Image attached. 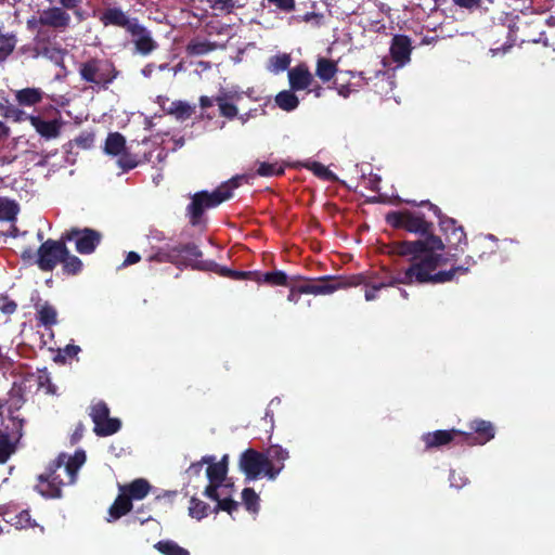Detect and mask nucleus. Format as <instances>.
I'll use <instances>...</instances> for the list:
<instances>
[{"mask_svg": "<svg viewBox=\"0 0 555 555\" xmlns=\"http://www.w3.org/2000/svg\"><path fill=\"white\" fill-rule=\"evenodd\" d=\"M386 222L395 229H403L420 235L418 240L393 242L390 253L406 257L410 266L398 273V282L411 284H444L452 282L457 274H466L469 266L475 263L472 256H467L465 264L452 266L450 269H440L449 261L455 260L457 253L446 257L441 254L446 245L441 237L434 233L431 221L417 211L401 210L389 211Z\"/></svg>", "mask_w": 555, "mask_h": 555, "instance_id": "1", "label": "nucleus"}, {"mask_svg": "<svg viewBox=\"0 0 555 555\" xmlns=\"http://www.w3.org/2000/svg\"><path fill=\"white\" fill-rule=\"evenodd\" d=\"M240 185V178H232L228 182L218 186L211 193L207 191H199L195 193L191 203L186 207V216L192 227H205L206 218L204 217L205 210L215 208L221 203L230 199L233 195V190Z\"/></svg>", "mask_w": 555, "mask_h": 555, "instance_id": "2", "label": "nucleus"}, {"mask_svg": "<svg viewBox=\"0 0 555 555\" xmlns=\"http://www.w3.org/2000/svg\"><path fill=\"white\" fill-rule=\"evenodd\" d=\"M202 255L199 247L193 242L166 244L158 247L146 260L158 263L168 262L181 269L192 266Z\"/></svg>", "mask_w": 555, "mask_h": 555, "instance_id": "3", "label": "nucleus"}, {"mask_svg": "<svg viewBox=\"0 0 555 555\" xmlns=\"http://www.w3.org/2000/svg\"><path fill=\"white\" fill-rule=\"evenodd\" d=\"M544 22L542 18H531L530 21H517L514 23L508 30L507 41L502 48L492 49L491 51L495 54L502 50L506 52L514 44L519 43H539L542 42L545 47L551 46L546 38H544Z\"/></svg>", "mask_w": 555, "mask_h": 555, "instance_id": "4", "label": "nucleus"}, {"mask_svg": "<svg viewBox=\"0 0 555 555\" xmlns=\"http://www.w3.org/2000/svg\"><path fill=\"white\" fill-rule=\"evenodd\" d=\"M78 73L82 81L103 90L108 89V86L118 76V70L113 62L98 57H91L80 63Z\"/></svg>", "mask_w": 555, "mask_h": 555, "instance_id": "5", "label": "nucleus"}, {"mask_svg": "<svg viewBox=\"0 0 555 555\" xmlns=\"http://www.w3.org/2000/svg\"><path fill=\"white\" fill-rule=\"evenodd\" d=\"M404 202L413 206L428 207V209L431 210L434 215L439 219V227L446 236L448 246L451 249H455L456 251H464L463 246L467 245V236L464 228L460 225L455 219L443 215L441 209L429 201H422L416 203L415 201L405 199Z\"/></svg>", "mask_w": 555, "mask_h": 555, "instance_id": "6", "label": "nucleus"}, {"mask_svg": "<svg viewBox=\"0 0 555 555\" xmlns=\"http://www.w3.org/2000/svg\"><path fill=\"white\" fill-rule=\"evenodd\" d=\"M66 460V453H60L46 467L44 473L37 477L35 490L47 500H59L63 498V487L68 485L61 478L60 469Z\"/></svg>", "mask_w": 555, "mask_h": 555, "instance_id": "7", "label": "nucleus"}, {"mask_svg": "<svg viewBox=\"0 0 555 555\" xmlns=\"http://www.w3.org/2000/svg\"><path fill=\"white\" fill-rule=\"evenodd\" d=\"M240 468L249 480L258 479L261 474L273 480L282 472V467H275L264 452L255 449L245 450L240 456Z\"/></svg>", "mask_w": 555, "mask_h": 555, "instance_id": "8", "label": "nucleus"}, {"mask_svg": "<svg viewBox=\"0 0 555 555\" xmlns=\"http://www.w3.org/2000/svg\"><path fill=\"white\" fill-rule=\"evenodd\" d=\"M33 52L35 56H42L57 66L64 65L66 50L56 41V34L47 28H39L35 38Z\"/></svg>", "mask_w": 555, "mask_h": 555, "instance_id": "9", "label": "nucleus"}, {"mask_svg": "<svg viewBox=\"0 0 555 555\" xmlns=\"http://www.w3.org/2000/svg\"><path fill=\"white\" fill-rule=\"evenodd\" d=\"M64 256H67V246L62 234L60 240L48 238L39 246L35 263L41 271L49 272L61 263Z\"/></svg>", "mask_w": 555, "mask_h": 555, "instance_id": "10", "label": "nucleus"}, {"mask_svg": "<svg viewBox=\"0 0 555 555\" xmlns=\"http://www.w3.org/2000/svg\"><path fill=\"white\" fill-rule=\"evenodd\" d=\"M89 415L94 423L93 431L99 437L112 436L121 427L120 420L109 417V408L104 401L92 404Z\"/></svg>", "mask_w": 555, "mask_h": 555, "instance_id": "11", "label": "nucleus"}, {"mask_svg": "<svg viewBox=\"0 0 555 555\" xmlns=\"http://www.w3.org/2000/svg\"><path fill=\"white\" fill-rule=\"evenodd\" d=\"M233 489L232 483H219V482H210L204 490V495L212 501H216L217 504L212 508L215 514L220 511L227 512L229 515H232L240 507V503L231 499V490Z\"/></svg>", "mask_w": 555, "mask_h": 555, "instance_id": "12", "label": "nucleus"}, {"mask_svg": "<svg viewBox=\"0 0 555 555\" xmlns=\"http://www.w3.org/2000/svg\"><path fill=\"white\" fill-rule=\"evenodd\" d=\"M67 242H75L76 250L81 255L92 254L102 241V234L90 228H72L63 233Z\"/></svg>", "mask_w": 555, "mask_h": 555, "instance_id": "13", "label": "nucleus"}, {"mask_svg": "<svg viewBox=\"0 0 555 555\" xmlns=\"http://www.w3.org/2000/svg\"><path fill=\"white\" fill-rule=\"evenodd\" d=\"M468 428V431L461 430V439L457 443L469 447L483 446L495 436L493 424L486 420L475 418L469 423Z\"/></svg>", "mask_w": 555, "mask_h": 555, "instance_id": "14", "label": "nucleus"}, {"mask_svg": "<svg viewBox=\"0 0 555 555\" xmlns=\"http://www.w3.org/2000/svg\"><path fill=\"white\" fill-rule=\"evenodd\" d=\"M27 120L46 141L57 139L64 126L61 112L54 107H51L50 119H46L42 115H29Z\"/></svg>", "mask_w": 555, "mask_h": 555, "instance_id": "15", "label": "nucleus"}, {"mask_svg": "<svg viewBox=\"0 0 555 555\" xmlns=\"http://www.w3.org/2000/svg\"><path fill=\"white\" fill-rule=\"evenodd\" d=\"M320 295H328L338 289L358 286L365 283V278L362 274H353L349 276H333L324 275L318 279Z\"/></svg>", "mask_w": 555, "mask_h": 555, "instance_id": "16", "label": "nucleus"}, {"mask_svg": "<svg viewBox=\"0 0 555 555\" xmlns=\"http://www.w3.org/2000/svg\"><path fill=\"white\" fill-rule=\"evenodd\" d=\"M103 26H117L125 28L128 33L142 30V25L137 18H129L120 8L105 9L99 17Z\"/></svg>", "mask_w": 555, "mask_h": 555, "instance_id": "17", "label": "nucleus"}, {"mask_svg": "<svg viewBox=\"0 0 555 555\" xmlns=\"http://www.w3.org/2000/svg\"><path fill=\"white\" fill-rule=\"evenodd\" d=\"M421 439L425 444L426 451L439 449L454 441L457 442L461 439V430L454 428L449 430L439 429L423 434Z\"/></svg>", "mask_w": 555, "mask_h": 555, "instance_id": "18", "label": "nucleus"}, {"mask_svg": "<svg viewBox=\"0 0 555 555\" xmlns=\"http://www.w3.org/2000/svg\"><path fill=\"white\" fill-rule=\"evenodd\" d=\"M38 22L41 26L64 30L69 26L70 16L63 9L53 7L42 11Z\"/></svg>", "mask_w": 555, "mask_h": 555, "instance_id": "19", "label": "nucleus"}, {"mask_svg": "<svg viewBox=\"0 0 555 555\" xmlns=\"http://www.w3.org/2000/svg\"><path fill=\"white\" fill-rule=\"evenodd\" d=\"M411 39L405 35H395L391 40L390 55L393 62L403 65L410 61Z\"/></svg>", "mask_w": 555, "mask_h": 555, "instance_id": "20", "label": "nucleus"}, {"mask_svg": "<svg viewBox=\"0 0 555 555\" xmlns=\"http://www.w3.org/2000/svg\"><path fill=\"white\" fill-rule=\"evenodd\" d=\"M288 81L293 91H300L311 85L313 77L306 64H299L288 70Z\"/></svg>", "mask_w": 555, "mask_h": 555, "instance_id": "21", "label": "nucleus"}, {"mask_svg": "<svg viewBox=\"0 0 555 555\" xmlns=\"http://www.w3.org/2000/svg\"><path fill=\"white\" fill-rule=\"evenodd\" d=\"M228 456L224 455L223 459L215 463V456H204L203 462L208 464L206 469L207 478L210 482H219L224 483L228 473Z\"/></svg>", "mask_w": 555, "mask_h": 555, "instance_id": "22", "label": "nucleus"}, {"mask_svg": "<svg viewBox=\"0 0 555 555\" xmlns=\"http://www.w3.org/2000/svg\"><path fill=\"white\" fill-rule=\"evenodd\" d=\"M152 486L146 479L138 478L130 483L119 487L120 492H124L129 500L139 501L143 500L151 491Z\"/></svg>", "mask_w": 555, "mask_h": 555, "instance_id": "23", "label": "nucleus"}, {"mask_svg": "<svg viewBox=\"0 0 555 555\" xmlns=\"http://www.w3.org/2000/svg\"><path fill=\"white\" fill-rule=\"evenodd\" d=\"M85 462L86 452L83 450H77L72 456L66 454V460L62 469L67 475V483L73 485L76 481L77 473Z\"/></svg>", "mask_w": 555, "mask_h": 555, "instance_id": "24", "label": "nucleus"}, {"mask_svg": "<svg viewBox=\"0 0 555 555\" xmlns=\"http://www.w3.org/2000/svg\"><path fill=\"white\" fill-rule=\"evenodd\" d=\"M133 508V504L129 500V498L124 493L120 492L111 507L108 508V518L107 521H114L122 516L127 515L131 509Z\"/></svg>", "mask_w": 555, "mask_h": 555, "instance_id": "25", "label": "nucleus"}, {"mask_svg": "<svg viewBox=\"0 0 555 555\" xmlns=\"http://www.w3.org/2000/svg\"><path fill=\"white\" fill-rule=\"evenodd\" d=\"M8 395L9 399L4 401V406L8 405V413L12 415L25 404V390L22 385L14 383Z\"/></svg>", "mask_w": 555, "mask_h": 555, "instance_id": "26", "label": "nucleus"}, {"mask_svg": "<svg viewBox=\"0 0 555 555\" xmlns=\"http://www.w3.org/2000/svg\"><path fill=\"white\" fill-rule=\"evenodd\" d=\"M131 36L135 37L134 44L135 49L143 55L150 54L157 47L156 42L151 37L147 29L142 25V30H138L137 33H129Z\"/></svg>", "mask_w": 555, "mask_h": 555, "instance_id": "27", "label": "nucleus"}, {"mask_svg": "<svg viewBox=\"0 0 555 555\" xmlns=\"http://www.w3.org/2000/svg\"><path fill=\"white\" fill-rule=\"evenodd\" d=\"M43 91L39 88H24L15 92V100L21 106H34L41 102Z\"/></svg>", "mask_w": 555, "mask_h": 555, "instance_id": "28", "label": "nucleus"}, {"mask_svg": "<svg viewBox=\"0 0 555 555\" xmlns=\"http://www.w3.org/2000/svg\"><path fill=\"white\" fill-rule=\"evenodd\" d=\"M20 212V205L15 199L0 197V221L15 222Z\"/></svg>", "mask_w": 555, "mask_h": 555, "instance_id": "29", "label": "nucleus"}, {"mask_svg": "<svg viewBox=\"0 0 555 555\" xmlns=\"http://www.w3.org/2000/svg\"><path fill=\"white\" fill-rule=\"evenodd\" d=\"M125 150V137L119 132H109L104 143V152L111 156H118Z\"/></svg>", "mask_w": 555, "mask_h": 555, "instance_id": "30", "label": "nucleus"}, {"mask_svg": "<svg viewBox=\"0 0 555 555\" xmlns=\"http://www.w3.org/2000/svg\"><path fill=\"white\" fill-rule=\"evenodd\" d=\"M232 98L233 95L230 93H223L215 98V101L219 107L220 116L228 118L230 120L234 119L238 115V109L236 105L229 102V100H231Z\"/></svg>", "mask_w": 555, "mask_h": 555, "instance_id": "31", "label": "nucleus"}, {"mask_svg": "<svg viewBox=\"0 0 555 555\" xmlns=\"http://www.w3.org/2000/svg\"><path fill=\"white\" fill-rule=\"evenodd\" d=\"M337 64L330 59L320 57L317 62L315 75L323 81H330L337 73Z\"/></svg>", "mask_w": 555, "mask_h": 555, "instance_id": "32", "label": "nucleus"}, {"mask_svg": "<svg viewBox=\"0 0 555 555\" xmlns=\"http://www.w3.org/2000/svg\"><path fill=\"white\" fill-rule=\"evenodd\" d=\"M0 115L16 122L27 120L29 117V114H26L23 109L9 103L8 100L0 102Z\"/></svg>", "mask_w": 555, "mask_h": 555, "instance_id": "33", "label": "nucleus"}, {"mask_svg": "<svg viewBox=\"0 0 555 555\" xmlns=\"http://www.w3.org/2000/svg\"><path fill=\"white\" fill-rule=\"evenodd\" d=\"M214 513L212 508L204 501L192 496L189 505V515L196 520H202L209 514Z\"/></svg>", "mask_w": 555, "mask_h": 555, "instance_id": "34", "label": "nucleus"}, {"mask_svg": "<svg viewBox=\"0 0 555 555\" xmlns=\"http://www.w3.org/2000/svg\"><path fill=\"white\" fill-rule=\"evenodd\" d=\"M217 49L216 42L208 40L193 39L186 46V53L189 55H204Z\"/></svg>", "mask_w": 555, "mask_h": 555, "instance_id": "35", "label": "nucleus"}, {"mask_svg": "<svg viewBox=\"0 0 555 555\" xmlns=\"http://www.w3.org/2000/svg\"><path fill=\"white\" fill-rule=\"evenodd\" d=\"M278 106L286 112L294 111L299 105V100L293 90H284L275 96Z\"/></svg>", "mask_w": 555, "mask_h": 555, "instance_id": "36", "label": "nucleus"}, {"mask_svg": "<svg viewBox=\"0 0 555 555\" xmlns=\"http://www.w3.org/2000/svg\"><path fill=\"white\" fill-rule=\"evenodd\" d=\"M16 450V441H13L7 431L0 430V464H4Z\"/></svg>", "mask_w": 555, "mask_h": 555, "instance_id": "37", "label": "nucleus"}, {"mask_svg": "<svg viewBox=\"0 0 555 555\" xmlns=\"http://www.w3.org/2000/svg\"><path fill=\"white\" fill-rule=\"evenodd\" d=\"M154 547L163 555H190V552L172 540H160Z\"/></svg>", "mask_w": 555, "mask_h": 555, "instance_id": "38", "label": "nucleus"}, {"mask_svg": "<svg viewBox=\"0 0 555 555\" xmlns=\"http://www.w3.org/2000/svg\"><path fill=\"white\" fill-rule=\"evenodd\" d=\"M56 318H57V313H56L55 308L48 302L41 305L37 310L38 321L47 327L56 324V322H57Z\"/></svg>", "mask_w": 555, "mask_h": 555, "instance_id": "39", "label": "nucleus"}, {"mask_svg": "<svg viewBox=\"0 0 555 555\" xmlns=\"http://www.w3.org/2000/svg\"><path fill=\"white\" fill-rule=\"evenodd\" d=\"M264 454L272 464H275V467H282V469L284 468V462L289 457L288 451L279 444H271Z\"/></svg>", "mask_w": 555, "mask_h": 555, "instance_id": "40", "label": "nucleus"}, {"mask_svg": "<svg viewBox=\"0 0 555 555\" xmlns=\"http://www.w3.org/2000/svg\"><path fill=\"white\" fill-rule=\"evenodd\" d=\"M62 271L66 275H76L82 270V261L75 255H70L67 249V256L62 258Z\"/></svg>", "mask_w": 555, "mask_h": 555, "instance_id": "41", "label": "nucleus"}, {"mask_svg": "<svg viewBox=\"0 0 555 555\" xmlns=\"http://www.w3.org/2000/svg\"><path fill=\"white\" fill-rule=\"evenodd\" d=\"M10 521L16 529H29L39 526L37 521L31 518L28 509L20 512Z\"/></svg>", "mask_w": 555, "mask_h": 555, "instance_id": "42", "label": "nucleus"}, {"mask_svg": "<svg viewBox=\"0 0 555 555\" xmlns=\"http://www.w3.org/2000/svg\"><path fill=\"white\" fill-rule=\"evenodd\" d=\"M168 112L179 119H188L194 113V107L183 101H173Z\"/></svg>", "mask_w": 555, "mask_h": 555, "instance_id": "43", "label": "nucleus"}, {"mask_svg": "<svg viewBox=\"0 0 555 555\" xmlns=\"http://www.w3.org/2000/svg\"><path fill=\"white\" fill-rule=\"evenodd\" d=\"M16 37L13 34L0 35V62H3L14 51Z\"/></svg>", "mask_w": 555, "mask_h": 555, "instance_id": "44", "label": "nucleus"}, {"mask_svg": "<svg viewBox=\"0 0 555 555\" xmlns=\"http://www.w3.org/2000/svg\"><path fill=\"white\" fill-rule=\"evenodd\" d=\"M309 170L313 172L314 176L321 178L325 181H336V175L330 170L326 166L319 162H312L306 166Z\"/></svg>", "mask_w": 555, "mask_h": 555, "instance_id": "45", "label": "nucleus"}, {"mask_svg": "<svg viewBox=\"0 0 555 555\" xmlns=\"http://www.w3.org/2000/svg\"><path fill=\"white\" fill-rule=\"evenodd\" d=\"M242 500L248 512L257 513L259 509V496L251 488H244L242 491Z\"/></svg>", "mask_w": 555, "mask_h": 555, "instance_id": "46", "label": "nucleus"}, {"mask_svg": "<svg viewBox=\"0 0 555 555\" xmlns=\"http://www.w3.org/2000/svg\"><path fill=\"white\" fill-rule=\"evenodd\" d=\"M206 2L209 9L222 14H231L238 7L236 0H206Z\"/></svg>", "mask_w": 555, "mask_h": 555, "instance_id": "47", "label": "nucleus"}, {"mask_svg": "<svg viewBox=\"0 0 555 555\" xmlns=\"http://www.w3.org/2000/svg\"><path fill=\"white\" fill-rule=\"evenodd\" d=\"M291 61L289 54L286 53L273 55L269 60V69L273 73L284 72L289 66Z\"/></svg>", "mask_w": 555, "mask_h": 555, "instance_id": "48", "label": "nucleus"}, {"mask_svg": "<svg viewBox=\"0 0 555 555\" xmlns=\"http://www.w3.org/2000/svg\"><path fill=\"white\" fill-rule=\"evenodd\" d=\"M262 281L270 285H276V286H287L288 285L287 274L280 270L263 273Z\"/></svg>", "mask_w": 555, "mask_h": 555, "instance_id": "49", "label": "nucleus"}, {"mask_svg": "<svg viewBox=\"0 0 555 555\" xmlns=\"http://www.w3.org/2000/svg\"><path fill=\"white\" fill-rule=\"evenodd\" d=\"M257 173L261 177H273L284 175V168L278 163L262 162L257 168Z\"/></svg>", "mask_w": 555, "mask_h": 555, "instance_id": "50", "label": "nucleus"}, {"mask_svg": "<svg viewBox=\"0 0 555 555\" xmlns=\"http://www.w3.org/2000/svg\"><path fill=\"white\" fill-rule=\"evenodd\" d=\"M397 279H398V274L396 276L391 278V280L387 283L382 282V283L374 284L371 287L366 288L365 294H364L365 299L367 301L374 300L377 297L376 293L384 287L393 286L396 284H404L403 282H398Z\"/></svg>", "mask_w": 555, "mask_h": 555, "instance_id": "51", "label": "nucleus"}, {"mask_svg": "<svg viewBox=\"0 0 555 555\" xmlns=\"http://www.w3.org/2000/svg\"><path fill=\"white\" fill-rule=\"evenodd\" d=\"M118 156V165L122 170L128 171L137 167L138 160L130 153H127L126 150Z\"/></svg>", "mask_w": 555, "mask_h": 555, "instance_id": "52", "label": "nucleus"}, {"mask_svg": "<svg viewBox=\"0 0 555 555\" xmlns=\"http://www.w3.org/2000/svg\"><path fill=\"white\" fill-rule=\"evenodd\" d=\"M39 388H43L48 395H56L57 387L52 383L51 377L48 373H43L38 377Z\"/></svg>", "mask_w": 555, "mask_h": 555, "instance_id": "53", "label": "nucleus"}, {"mask_svg": "<svg viewBox=\"0 0 555 555\" xmlns=\"http://www.w3.org/2000/svg\"><path fill=\"white\" fill-rule=\"evenodd\" d=\"M17 309V304L8 296H0V311L4 314H13Z\"/></svg>", "mask_w": 555, "mask_h": 555, "instance_id": "54", "label": "nucleus"}, {"mask_svg": "<svg viewBox=\"0 0 555 555\" xmlns=\"http://www.w3.org/2000/svg\"><path fill=\"white\" fill-rule=\"evenodd\" d=\"M203 268L212 271L223 278H229L231 272L230 268L220 266L215 261L206 262Z\"/></svg>", "mask_w": 555, "mask_h": 555, "instance_id": "55", "label": "nucleus"}, {"mask_svg": "<svg viewBox=\"0 0 555 555\" xmlns=\"http://www.w3.org/2000/svg\"><path fill=\"white\" fill-rule=\"evenodd\" d=\"M9 418L13 423V431L16 435L15 441H18L20 438L23 436V428L25 425V420L21 418L18 416H15L14 414L9 415Z\"/></svg>", "mask_w": 555, "mask_h": 555, "instance_id": "56", "label": "nucleus"}, {"mask_svg": "<svg viewBox=\"0 0 555 555\" xmlns=\"http://www.w3.org/2000/svg\"><path fill=\"white\" fill-rule=\"evenodd\" d=\"M268 1L284 12H292L295 10V7H296L295 0H268Z\"/></svg>", "mask_w": 555, "mask_h": 555, "instance_id": "57", "label": "nucleus"}, {"mask_svg": "<svg viewBox=\"0 0 555 555\" xmlns=\"http://www.w3.org/2000/svg\"><path fill=\"white\" fill-rule=\"evenodd\" d=\"M456 7L473 10L480 7L481 0H452Z\"/></svg>", "mask_w": 555, "mask_h": 555, "instance_id": "58", "label": "nucleus"}, {"mask_svg": "<svg viewBox=\"0 0 555 555\" xmlns=\"http://www.w3.org/2000/svg\"><path fill=\"white\" fill-rule=\"evenodd\" d=\"M296 280H304L305 282L302 284L296 285L297 291H299L300 294H310L311 291V280L304 279L301 276H294L292 278V281Z\"/></svg>", "mask_w": 555, "mask_h": 555, "instance_id": "59", "label": "nucleus"}, {"mask_svg": "<svg viewBox=\"0 0 555 555\" xmlns=\"http://www.w3.org/2000/svg\"><path fill=\"white\" fill-rule=\"evenodd\" d=\"M75 142L78 146L88 149L91 146V144L93 142V135L92 134L79 135L75 139Z\"/></svg>", "mask_w": 555, "mask_h": 555, "instance_id": "60", "label": "nucleus"}, {"mask_svg": "<svg viewBox=\"0 0 555 555\" xmlns=\"http://www.w3.org/2000/svg\"><path fill=\"white\" fill-rule=\"evenodd\" d=\"M253 274H254V272H251V271H238V270L231 269L229 279L235 280V281L246 280V279H249L250 275H253Z\"/></svg>", "mask_w": 555, "mask_h": 555, "instance_id": "61", "label": "nucleus"}, {"mask_svg": "<svg viewBox=\"0 0 555 555\" xmlns=\"http://www.w3.org/2000/svg\"><path fill=\"white\" fill-rule=\"evenodd\" d=\"M141 260V256L137 251H129L122 262V267H128L138 263Z\"/></svg>", "mask_w": 555, "mask_h": 555, "instance_id": "62", "label": "nucleus"}, {"mask_svg": "<svg viewBox=\"0 0 555 555\" xmlns=\"http://www.w3.org/2000/svg\"><path fill=\"white\" fill-rule=\"evenodd\" d=\"M83 431H85V425L80 422L77 424V426L74 430V434L72 436V441L73 442L79 441L83 436Z\"/></svg>", "mask_w": 555, "mask_h": 555, "instance_id": "63", "label": "nucleus"}, {"mask_svg": "<svg viewBox=\"0 0 555 555\" xmlns=\"http://www.w3.org/2000/svg\"><path fill=\"white\" fill-rule=\"evenodd\" d=\"M63 351L67 357L73 358L78 354V352L80 351V347L77 345L69 344L64 348Z\"/></svg>", "mask_w": 555, "mask_h": 555, "instance_id": "64", "label": "nucleus"}]
</instances>
